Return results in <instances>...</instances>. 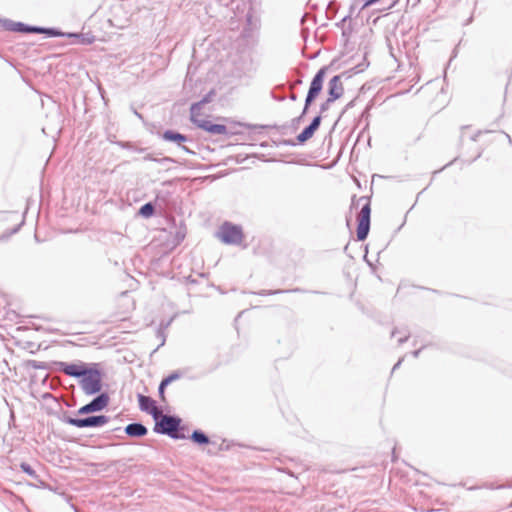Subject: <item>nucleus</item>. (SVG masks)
<instances>
[{
  "instance_id": "27",
  "label": "nucleus",
  "mask_w": 512,
  "mask_h": 512,
  "mask_svg": "<svg viewBox=\"0 0 512 512\" xmlns=\"http://www.w3.org/2000/svg\"><path fill=\"white\" fill-rule=\"evenodd\" d=\"M420 352H421V349H417V350H415V351H413V352H412V356H413L414 358H417V357L419 356Z\"/></svg>"
},
{
  "instance_id": "24",
  "label": "nucleus",
  "mask_w": 512,
  "mask_h": 512,
  "mask_svg": "<svg viewBox=\"0 0 512 512\" xmlns=\"http://www.w3.org/2000/svg\"><path fill=\"white\" fill-rule=\"evenodd\" d=\"M377 1L378 0H364L363 8L371 6L372 4L376 3Z\"/></svg>"
},
{
  "instance_id": "1",
  "label": "nucleus",
  "mask_w": 512,
  "mask_h": 512,
  "mask_svg": "<svg viewBox=\"0 0 512 512\" xmlns=\"http://www.w3.org/2000/svg\"><path fill=\"white\" fill-rule=\"evenodd\" d=\"M59 369L66 375L80 378L79 384L86 395H94L102 389V375L95 367L86 364L59 362Z\"/></svg>"
},
{
  "instance_id": "6",
  "label": "nucleus",
  "mask_w": 512,
  "mask_h": 512,
  "mask_svg": "<svg viewBox=\"0 0 512 512\" xmlns=\"http://www.w3.org/2000/svg\"><path fill=\"white\" fill-rule=\"evenodd\" d=\"M67 424L77 428L100 427L108 423L109 418L105 415L88 416L85 418L66 417Z\"/></svg>"
},
{
  "instance_id": "13",
  "label": "nucleus",
  "mask_w": 512,
  "mask_h": 512,
  "mask_svg": "<svg viewBox=\"0 0 512 512\" xmlns=\"http://www.w3.org/2000/svg\"><path fill=\"white\" fill-rule=\"evenodd\" d=\"M162 138L166 141L175 142L179 146L182 142L187 141V137L181 133H178L173 130H167L163 133Z\"/></svg>"
},
{
  "instance_id": "3",
  "label": "nucleus",
  "mask_w": 512,
  "mask_h": 512,
  "mask_svg": "<svg viewBox=\"0 0 512 512\" xmlns=\"http://www.w3.org/2000/svg\"><path fill=\"white\" fill-rule=\"evenodd\" d=\"M328 67L324 66L318 70V72L313 77L308 93L305 99V106L302 111V114L295 120L299 122L302 117L307 113L309 106L313 103V101L317 98L320 92L323 89V82L327 73Z\"/></svg>"
},
{
  "instance_id": "28",
  "label": "nucleus",
  "mask_w": 512,
  "mask_h": 512,
  "mask_svg": "<svg viewBox=\"0 0 512 512\" xmlns=\"http://www.w3.org/2000/svg\"><path fill=\"white\" fill-rule=\"evenodd\" d=\"M480 134H481V131H478L475 135L472 136V140L476 141Z\"/></svg>"
},
{
  "instance_id": "32",
  "label": "nucleus",
  "mask_w": 512,
  "mask_h": 512,
  "mask_svg": "<svg viewBox=\"0 0 512 512\" xmlns=\"http://www.w3.org/2000/svg\"><path fill=\"white\" fill-rule=\"evenodd\" d=\"M182 149L185 150L186 152L190 153L191 151L186 147V146H182Z\"/></svg>"
},
{
  "instance_id": "10",
  "label": "nucleus",
  "mask_w": 512,
  "mask_h": 512,
  "mask_svg": "<svg viewBox=\"0 0 512 512\" xmlns=\"http://www.w3.org/2000/svg\"><path fill=\"white\" fill-rule=\"evenodd\" d=\"M321 124V116H316L312 122L297 136L299 143H304L314 135Z\"/></svg>"
},
{
  "instance_id": "2",
  "label": "nucleus",
  "mask_w": 512,
  "mask_h": 512,
  "mask_svg": "<svg viewBox=\"0 0 512 512\" xmlns=\"http://www.w3.org/2000/svg\"><path fill=\"white\" fill-rule=\"evenodd\" d=\"M360 204H362V206L357 216V239L359 241H364L370 230L371 207L369 201L365 197H360L356 202H352L351 208H358Z\"/></svg>"
},
{
  "instance_id": "15",
  "label": "nucleus",
  "mask_w": 512,
  "mask_h": 512,
  "mask_svg": "<svg viewBox=\"0 0 512 512\" xmlns=\"http://www.w3.org/2000/svg\"><path fill=\"white\" fill-rule=\"evenodd\" d=\"M191 439L197 443V444H200V445H203V444H208L209 443V438L208 436L200 431V430H195L192 435H191Z\"/></svg>"
},
{
  "instance_id": "22",
  "label": "nucleus",
  "mask_w": 512,
  "mask_h": 512,
  "mask_svg": "<svg viewBox=\"0 0 512 512\" xmlns=\"http://www.w3.org/2000/svg\"><path fill=\"white\" fill-rule=\"evenodd\" d=\"M178 378H179V375L177 373H172L171 375H169L168 377H166L162 380V386H167Z\"/></svg>"
},
{
  "instance_id": "4",
  "label": "nucleus",
  "mask_w": 512,
  "mask_h": 512,
  "mask_svg": "<svg viewBox=\"0 0 512 512\" xmlns=\"http://www.w3.org/2000/svg\"><path fill=\"white\" fill-rule=\"evenodd\" d=\"M181 419L176 416L163 415L156 423L155 431L166 434L174 439H184L186 436L179 433Z\"/></svg>"
},
{
  "instance_id": "11",
  "label": "nucleus",
  "mask_w": 512,
  "mask_h": 512,
  "mask_svg": "<svg viewBox=\"0 0 512 512\" xmlns=\"http://www.w3.org/2000/svg\"><path fill=\"white\" fill-rule=\"evenodd\" d=\"M138 403L139 407L142 411L149 412L153 415L154 418H156L157 409L155 407V402L152 398L149 396H145L142 394L138 395Z\"/></svg>"
},
{
  "instance_id": "5",
  "label": "nucleus",
  "mask_w": 512,
  "mask_h": 512,
  "mask_svg": "<svg viewBox=\"0 0 512 512\" xmlns=\"http://www.w3.org/2000/svg\"><path fill=\"white\" fill-rule=\"evenodd\" d=\"M217 236L223 243L229 245H240L244 239L241 226L231 222H224L220 226Z\"/></svg>"
},
{
  "instance_id": "26",
  "label": "nucleus",
  "mask_w": 512,
  "mask_h": 512,
  "mask_svg": "<svg viewBox=\"0 0 512 512\" xmlns=\"http://www.w3.org/2000/svg\"><path fill=\"white\" fill-rule=\"evenodd\" d=\"M403 361V358H401L394 366H393V369L392 371H395L397 368H399V366L401 365Z\"/></svg>"
},
{
  "instance_id": "29",
  "label": "nucleus",
  "mask_w": 512,
  "mask_h": 512,
  "mask_svg": "<svg viewBox=\"0 0 512 512\" xmlns=\"http://www.w3.org/2000/svg\"><path fill=\"white\" fill-rule=\"evenodd\" d=\"M504 134H505V136L507 137V139H508L509 143H510V144H512V139H511L510 135H509V134H507V133H504Z\"/></svg>"
},
{
  "instance_id": "35",
  "label": "nucleus",
  "mask_w": 512,
  "mask_h": 512,
  "mask_svg": "<svg viewBox=\"0 0 512 512\" xmlns=\"http://www.w3.org/2000/svg\"><path fill=\"white\" fill-rule=\"evenodd\" d=\"M281 292H283V291L282 290H277L274 293H281Z\"/></svg>"
},
{
  "instance_id": "8",
  "label": "nucleus",
  "mask_w": 512,
  "mask_h": 512,
  "mask_svg": "<svg viewBox=\"0 0 512 512\" xmlns=\"http://www.w3.org/2000/svg\"><path fill=\"white\" fill-rule=\"evenodd\" d=\"M207 103V99H203L202 101L200 102H197V103H194L192 106H191V120L201 129L207 131V132H210V127L209 126H212L213 123L209 120H204V119H199L198 117L200 116V111L203 107L204 104Z\"/></svg>"
},
{
  "instance_id": "31",
  "label": "nucleus",
  "mask_w": 512,
  "mask_h": 512,
  "mask_svg": "<svg viewBox=\"0 0 512 512\" xmlns=\"http://www.w3.org/2000/svg\"><path fill=\"white\" fill-rule=\"evenodd\" d=\"M18 230H19V226H18V227H16V228H14V229L11 231V233H10V234H14V233H16Z\"/></svg>"
},
{
  "instance_id": "25",
  "label": "nucleus",
  "mask_w": 512,
  "mask_h": 512,
  "mask_svg": "<svg viewBox=\"0 0 512 512\" xmlns=\"http://www.w3.org/2000/svg\"><path fill=\"white\" fill-rule=\"evenodd\" d=\"M165 387L166 386H162V382L160 383L159 385V395L161 396L162 399H164V390H165Z\"/></svg>"
},
{
  "instance_id": "9",
  "label": "nucleus",
  "mask_w": 512,
  "mask_h": 512,
  "mask_svg": "<svg viewBox=\"0 0 512 512\" xmlns=\"http://www.w3.org/2000/svg\"><path fill=\"white\" fill-rule=\"evenodd\" d=\"M344 74L335 75L332 77L328 83V97H330V101H336L339 99L344 93V87L342 82V77Z\"/></svg>"
},
{
  "instance_id": "34",
  "label": "nucleus",
  "mask_w": 512,
  "mask_h": 512,
  "mask_svg": "<svg viewBox=\"0 0 512 512\" xmlns=\"http://www.w3.org/2000/svg\"><path fill=\"white\" fill-rule=\"evenodd\" d=\"M69 36L79 37L77 34H69Z\"/></svg>"
},
{
  "instance_id": "17",
  "label": "nucleus",
  "mask_w": 512,
  "mask_h": 512,
  "mask_svg": "<svg viewBox=\"0 0 512 512\" xmlns=\"http://www.w3.org/2000/svg\"><path fill=\"white\" fill-rule=\"evenodd\" d=\"M210 127V132L211 134L213 135H221V134H225L226 131H227V128L225 125H222V124H214L212 126H209Z\"/></svg>"
},
{
  "instance_id": "20",
  "label": "nucleus",
  "mask_w": 512,
  "mask_h": 512,
  "mask_svg": "<svg viewBox=\"0 0 512 512\" xmlns=\"http://www.w3.org/2000/svg\"><path fill=\"white\" fill-rule=\"evenodd\" d=\"M38 34H46L50 37H56V36H60L62 35L58 30L54 29V28H43L41 27V31L40 32H37Z\"/></svg>"
},
{
  "instance_id": "30",
  "label": "nucleus",
  "mask_w": 512,
  "mask_h": 512,
  "mask_svg": "<svg viewBox=\"0 0 512 512\" xmlns=\"http://www.w3.org/2000/svg\"><path fill=\"white\" fill-rule=\"evenodd\" d=\"M161 161H170V162H172L173 160L171 158H169V157H165Z\"/></svg>"
},
{
  "instance_id": "33",
  "label": "nucleus",
  "mask_w": 512,
  "mask_h": 512,
  "mask_svg": "<svg viewBox=\"0 0 512 512\" xmlns=\"http://www.w3.org/2000/svg\"><path fill=\"white\" fill-rule=\"evenodd\" d=\"M290 98H291L292 100H296V95H295V94H292V95L290 96Z\"/></svg>"
},
{
  "instance_id": "7",
  "label": "nucleus",
  "mask_w": 512,
  "mask_h": 512,
  "mask_svg": "<svg viewBox=\"0 0 512 512\" xmlns=\"http://www.w3.org/2000/svg\"><path fill=\"white\" fill-rule=\"evenodd\" d=\"M109 403V396L106 393H101L96 396L91 402L82 406L78 410V414H90L103 410Z\"/></svg>"
},
{
  "instance_id": "18",
  "label": "nucleus",
  "mask_w": 512,
  "mask_h": 512,
  "mask_svg": "<svg viewBox=\"0 0 512 512\" xmlns=\"http://www.w3.org/2000/svg\"><path fill=\"white\" fill-rule=\"evenodd\" d=\"M20 468L24 473H26L30 477H32L34 479L38 478L36 471L28 463H25V462L21 463Z\"/></svg>"
},
{
  "instance_id": "14",
  "label": "nucleus",
  "mask_w": 512,
  "mask_h": 512,
  "mask_svg": "<svg viewBox=\"0 0 512 512\" xmlns=\"http://www.w3.org/2000/svg\"><path fill=\"white\" fill-rule=\"evenodd\" d=\"M41 31V27L37 26H29L21 22H17L15 25V31L14 32H20V33H37Z\"/></svg>"
},
{
  "instance_id": "21",
  "label": "nucleus",
  "mask_w": 512,
  "mask_h": 512,
  "mask_svg": "<svg viewBox=\"0 0 512 512\" xmlns=\"http://www.w3.org/2000/svg\"><path fill=\"white\" fill-rule=\"evenodd\" d=\"M17 22H14L12 20H8V19H5L2 21V25L4 27V29L8 30V31H15V25H16Z\"/></svg>"
},
{
  "instance_id": "12",
  "label": "nucleus",
  "mask_w": 512,
  "mask_h": 512,
  "mask_svg": "<svg viewBox=\"0 0 512 512\" xmlns=\"http://www.w3.org/2000/svg\"><path fill=\"white\" fill-rule=\"evenodd\" d=\"M125 432L130 437H142L147 434L148 430L141 423H131L125 427Z\"/></svg>"
},
{
  "instance_id": "16",
  "label": "nucleus",
  "mask_w": 512,
  "mask_h": 512,
  "mask_svg": "<svg viewBox=\"0 0 512 512\" xmlns=\"http://www.w3.org/2000/svg\"><path fill=\"white\" fill-rule=\"evenodd\" d=\"M154 212V205L150 202L144 204L139 210V214L145 218L151 217L154 214Z\"/></svg>"
},
{
  "instance_id": "19",
  "label": "nucleus",
  "mask_w": 512,
  "mask_h": 512,
  "mask_svg": "<svg viewBox=\"0 0 512 512\" xmlns=\"http://www.w3.org/2000/svg\"><path fill=\"white\" fill-rule=\"evenodd\" d=\"M397 334L401 335V337L398 339L399 344L406 342L409 338V333L406 330L395 329L391 333L392 337L396 336Z\"/></svg>"
},
{
  "instance_id": "23",
  "label": "nucleus",
  "mask_w": 512,
  "mask_h": 512,
  "mask_svg": "<svg viewBox=\"0 0 512 512\" xmlns=\"http://www.w3.org/2000/svg\"><path fill=\"white\" fill-rule=\"evenodd\" d=\"M333 102L334 101H330V97H328L326 101L320 105V113H324L325 111H327Z\"/></svg>"
}]
</instances>
